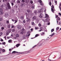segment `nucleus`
<instances>
[{
  "instance_id": "e433bc0d",
  "label": "nucleus",
  "mask_w": 61,
  "mask_h": 61,
  "mask_svg": "<svg viewBox=\"0 0 61 61\" xmlns=\"http://www.w3.org/2000/svg\"><path fill=\"white\" fill-rule=\"evenodd\" d=\"M59 27H57L56 28V30H58V29H59Z\"/></svg>"
},
{
  "instance_id": "a211bd4d",
  "label": "nucleus",
  "mask_w": 61,
  "mask_h": 61,
  "mask_svg": "<svg viewBox=\"0 0 61 61\" xmlns=\"http://www.w3.org/2000/svg\"><path fill=\"white\" fill-rule=\"evenodd\" d=\"M55 35V33L53 32V34H52H52L51 35V36H54Z\"/></svg>"
},
{
  "instance_id": "1a4fd4ad",
  "label": "nucleus",
  "mask_w": 61,
  "mask_h": 61,
  "mask_svg": "<svg viewBox=\"0 0 61 61\" xmlns=\"http://www.w3.org/2000/svg\"><path fill=\"white\" fill-rule=\"evenodd\" d=\"M43 17V14L42 13H41L40 14L39 17L40 18H42Z\"/></svg>"
},
{
  "instance_id": "6e6d98bb",
  "label": "nucleus",
  "mask_w": 61,
  "mask_h": 61,
  "mask_svg": "<svg viewBox=\"0 0 61 61\" xmlns=\"http://www.w3.org/2000/svg\"><path fill=\"white\" fill-rule=\"evenodd\" d=\"M9 51L10 52V51H12V49H9Z\"/></svg>"
},
{
  "instance_id": "f257e3e1",
  "label": "nucleus",
  "mask_w": 61,
  "mask_h": 61,
  "mask_svg": "<svg viewBox=\"0 0 61 61\" xmlns=\"http://www.w3.org/2000/svg\"><path fill=\"white\" fill-rule=\"evenodd\" d=\"M46 16L45 17V18H46V20L47 21V22H49V20H50V19H49L50 18H49V16H48V15H47V14H46Z\"/></svg>"
},
{
  "instance_id": "69168bd1",
  "label": "nucleus",
  "mask_w": 61,
  "mask_h": 61,
  "mask_svg": "<svg viewBox=\"0 0 61 61\" xmlns=\"http://www.w3.org/2000/svg\"><path fill=\"white\" fill-rule=\"evenodd\" d=\"M59 8L60 9V11H61V7H59Z\"/></svg>"
},
{
  "instance_id": "412c9836",
  "label": "nucleus",
  "mask_w": 61,
  "mask_h": 61,
  "mask_svg": "<svg viewBox=\"0 0 61 61\" xmlns=\"http://www.w3.org/2000/svg\"><path fill=\"white\" fill-rule=\"evenodd\" d=\"M38 36H39V35L38 34H36L35 35V37H37Z\"/></svg>"
},
{
  "instance_id": "2eb2a0df",
  "label": "nucleus",
  "mask_w": 61,
  "mask_h": 61,
  "mask_svg": "<svg viewBox=\"0 0 61 61\" xmlns=\"http://www.w3.org/2000/svg\"><path fill=\"white\" fill-rule=\"evenodd\" d=\"M24 17L23 16H21L20 17V19H21V20H23L24 19Z\"/></svg>"
},
{
  "instance_id": "a18cd8bd",
  "label": "nucleus",
  "mask_w": 61,
  "mask_h": 61,
  "mask_svg": "<svg viewBox=\"0 0 61 61\" xmlns=\"http://www.w3.org/2000/svg\"><path fill=\"white\" fill-rule=\"evenodd\" d=\"M9 31V32H11V29H10Z\"/></svg>"
},
{
  "instance_id": "20e7f679",
  "label": "nucleus",
  "mask_w": 61,
  "mask_h": 61,
  "mask_svg": "<svg viewBox=\"0 0 61 61\" xmlns=\"http://www.w3.org/2000/svg\"><path fill=\"white\" fill-rule=\"evenodd\" d=\"M55 17L57 19V20H58V21L60 20V17H58V15H56V14H55Z\"/></svg>"
},
{
  "instance_id": "2f4dec72",
  "label": "nucleus",
  "mask_w": 61,
  "mask_h": 61,
  "mask_svg": "<svg viewBox=\"0 0 61 61\" xmlns=\"http://www.w3.org/2000/svg\"><path fill=\"white\" fill-rule=\"evenodd\" d=\"M15 31V30L14 29H12V32H14Z\"/></svg>"
},
{
  "instance_id": "ea45409f",
  "label": "nucleus",
  "mask_w": 61,
  "mask_h": 61,
  "mask_svg": "<svg viewBox=\"0 0 61 61\" xmlns=\"http://www.w3.org/2000/svg\"><path fill=\"white\" fill-rule=\"evenodd\" d=\"M2 20H3V18H0V21H2Z\"/></svg>"
},
{
  "instance_id": "864d4df0",
  "label": "nucleus",
  "mask_w": 61,
  "mask_h": 61,
  "mask_svg": "<svg viewBox=\"0 0 61 61\" xmlns=\"http://www.w3.org/2000/svg\"><path fill=\"white\" fill-rule=\"evenodd\" d=\"M1 29L2 30H3V29H4V27H1Z\"/></svg>"
},
{
  "instance_id": "de8ad7c7",
  "label": "nucleus",
  "mask_w": 61,
  "mask_h": 61,
  "mask_svg": "<svg viewBox=\"0 0 61 61\" xmlns=\"http://www.w3.org/2000/svg\"><path fill=\"white\" fill-rule=\"evenodd\" d=\"M0 41H1V42H3V41H4V40H3V39H2L1 38Z\"/></svg>"
},
{
  "instance_id": "393cba45",
  "label": "nucleus",
  "mask_w": 61,
  "mask_h": 61,
  "mask_svg": "<svg viewBox=\"0 0 61 61\" xmlns=\"http://www.w3.org/2000/svg\"><path fill=\"white\" fill-rule=\"evenodd\" d=\"M7 6H9L10 5V4L9 3H7Z\"/></svg>"
},
{
  "instance_id": "bf43d9fd",
  "label": "nucleus",
  "mask_w": 61,
  "mask_h": 61,
  "mask_svg": "<svg viewBox=\"0 0 61 61\" xmlns=\"http://www.w3.org/2000/svg\"><path fill=\"white\" fill-rule=\"evenodd\" d=\"M20 34L21 35H23V33L22 32H21L20 33Z\"/></svg>"
},
{
  "instance_id": "e2e57ef3",
  "label": "nucleus",
  "mask_w": 61,
  "mask_h": 61,
  "mask_svg": "<svg viewBox=\"0 0 61 61\" xmlns=\"http://www.w3.org/2000/svg\"><path fill=\"white\" fill-rule=\"evenodd\" d=\"M22 2H25V1L24 0H22Z\"/></svg>"
},
{
  "instance_id": "8fccbe9b",
  "label": "nucleus",
  "mask_w": 61,
  "mask_h": 61,
  "mask_svg": "<svg viewBox=\"0 0 61 61\" xmlns=\"http://www.w3.org/2000/svg\"><path fill=\"white\" fill-rule=\"evenodd\" d=\"M25 15H26V16H27V13H26L25 14Z\"/></svg>"
},
{
  "instance_id": "58836bf2",
  "label": "nucleus",
  "mask_w": 61,
  "mask_h": 61,
  "mask_svg": "<svg viewBox=\"0 0 61 61\" xmlns=\"http://www.w3.org/2000/svg\"><path fill=\"white\" fill-rule=\"evenodd\" d=\"M32 25H35V23H34L33 22H32Z\"/></svg>"
},
{
  "instance_id": "a19ab883",
  "label": "nucleus",
  "mask_w": 61,
  "mask_h": 61,
  "mask_svg": "<svg viewBox=\"0 0 61 61\" xmlns=\"http://www.w3.org/2000/svg\"><path fill=\"white\" fill-rule=\"evenodd\" d=\"M30 31H29L27 32V34H29H29H30Z\"/></svg>"
},
{
  "instance_id": "ddd939ff",
  "label": "nucleus",
  "mask_w": 61,
  "mask_h": 61,
  "mask_svg": "<svg viewBox=\"0 0 61 61\" xmlns=\"http://www.w3.org/2000/svg\"><path fill=\"white\" fill-rule=\"evenodd\" d=\"M20 46V44H17L16 45V46L17 47H18L19 46Z\"/></svg>"
},
{
  "instance_id": "5701e85b",
  "label": "nucleus",
  "mask_w": 61,
  "mask_h": 61,
  "mask_svg": "<svg viewBox=\"0 0 61 61\" xmlns=\"http://www.w3.org/2000/svg\"><path fill=\"white\" fill-rule=\"evenodd\" d=\"M18 29H20L21 28V27L19 26H18Z\"/></svg>"
},
{
  "instance_id": "7c9ffc66",
  "label": "nucleus",
  "mask_w": 61,
  "mask_h": 61,
  "mask_svg": "<svg viewBox=\"0 0 61 61\" xmlns=\"http://www.w3.org/2000/svg\"><path fill=\"white\" fill-rule=\"evenodd\" d=\"M2 34H3V33L2 32H0V36H1L2 35Z\"/></svg>"
},
{
  "instance_id": "6e6552de",
  "label": "nucleus",
  "mask_w": 61,
  "mask_h": 61,
  "mask_svg": "<svg viewBox=\"0 0 61 61\" xmlns=\"http://www.w3.org/2000/svg\"><path fill=\"white\" fill-rule=\"evenodd\" d=\"M25 4L23 2L21 3V4L20 5L21 7H23V6H25Z\"/></svg>"
},
{
  "instance_id": "338daca9",
  "label": "nucleus",
  "mask_w": 61,
  "mask_h": 61,
  "mask_svg": "<svg viewBox=\"0 0 61 61\" xmlns=\"http://www.w3.org/2000/svg\"><path fill=\"white\" fill-rule=\"evenodd\" d=\"M30 30H31V31H33V29H32V28L31 29H30Z\"/></svg>"
},
{
  "instance_id": "c756f323",
  "label": "nucleus",
  "mask_w": 61,
  "mask_h": 61,
  "mask_svg": "<svg viewBox=\"0 0 61 61\" xmlns=\"http://www.w3.org/2000/svg\"><path fill=\"white\" fill-rule=\"evenodd\" d=\"M26 11L27 12H28V13H30V10H27Z\"/></svg>"
},
{
  "instance_id": "79ce46f5",
  "label": "nucleus",
  "mask_w": 61,
  "mask_h": 61,
  "mask_svg": "<svg viewBox=\"0 0 61 61\" xmlns=\"http://www.w3.org/2000/svg\"><path fill=\"white\" fill-rule=\"evenodd\" d=\"M2 51L3 52H5V49H3L2 50Z\"/></svg>"
},
{
  "instance_id": "9b49d317",
  "label": "nucleus",
  "mask_w": 61,
  "mask_h": 61,
  "mask_svg": "<svg viewBox=\"0 0 61 61\" xmlns=\"http://www.w3.org/2000/svg\"><path fill=\"white\" fill-rule=\"evenodd\" d=\"M5 17H7L8 16V13H6L5 14Z\"/></svg>"
},
{
  "instance_id": "c85d7f7f",
  "label": "nucleus",
  "mask_w": 61,
  "mask_h": 61,
  "mask_svg": "<svg viewBox=\"0 0 61 61\" xmlns=\"http://www.w3.org/2000/svg\"><path fill=\"white\" fill-rule=\"evenodd\" d=\"M10 33V32L9 31H9H7V34H6V35H7L9 33Z\"/></svg>"
},
{
  "instance_id": "cd10ccee",
  "label": "nucleus",
  "mask_w": 61,
  "mask_h": 61,
  "mask_svg": "<svg viewBox=\"0 0 61 61\" xmlns=\"http://www.w3.org/2000/svg\"><path fill=\"white\" fill-rule=\"evenodd\" d=\"M5 44H6L5 42H2V44L3 45H5Z\"/></svg>"
},
{
  "instance_id": "6ab92c4d",
  "label": "nucleus",
  "mask_w": 61,
  "mask_h": 61,
  "mask_svg": "<svg viewBox=\"0 0 61 61\" xmlns=\"http://www.w3.org/2000/svg\"><path fill=\"white\" fill-rule=\"evenodd\" d=\"M36 16H34L32 18V19H36Z\"/></svg>"
},
{
  "instance_id": "f03ea898",
  "label": "nucleus",
  "mask_w": 61,
  "mask_h": 61,
  "mask_svg": "<svg viewBox=\"0 0 61 61\" xmlns=\"http://www.w3.org/2000/svg\"><path fill=\"white\" fill-rule=\"evenodd\" d=\"M52 8H51V11H52L53 13H55V12H54V11H56V10H55V9L54 5H52Z\"/></svg>"
},
{
  "instance_id": "680f3d73",
  "label": "nucleus",
  "mask_w": 61,
  "mask_h": 61,
  "mask_svg": "<svg viewBox=\"0 0 61 61\" xmlns=\"http://www.w3.org/2000/svg\"><path fill=\"white\" fill-rule=\"evenodd\" d=\"M55 3L56 5L57 4V1H55Z\"/></svg>"
},
{
  "instance_id": "0eeeda50",
  "label": "nucleus",
  "mask_w": 61,
  "mask_h": 61,
  "mask_svg": "<svg viewBox=\"0 0 61 61\" xmlns=\"http://www.w3.org/2000/svg\"><path fill=\"white\" fill-rule=\"evenodd\" d=\"M11 7L10 5L7 6V7H6V9L7 10H9V9H11Z\"/></svg>"
},
{
  "instance_id": "4be33fe9",
  "label": "nucleus",
  "mask_w": 61,
  "mask_h": 61,
  "mask_svg": "<svg viewBox=\"0 0 61 61\" xmlns=\"http://www.w3.org/2000/svg\"><path fill=\"white\" fill-rule=\"evenodd\" d=\"M34 14H36V13H37V11H36V10H34Z\"/></svg>"
},
{
  "instance_id": "39448f33",
  "label": "nucleus",
  "mask_w": 61,
  "mask_h": 61,
  "mask_svg": "<svg viewBox=\"0 0 61 61\" xmlns=\"http://www.w3.org/2000/svg\"><path fill=\"white\" fill-rule=\"evenodd\" d=\"M38 2L40 3V4L41 5H43V3H42V1L41 0H39Z\"/></svg>"
},
{
  "instance_id": "0e129e2a",
  "label": "nucleus",
  "mask_w": 61,
  "mask_h": 61,
  "mask_svg": "<svg viewBox=\"0 0 61 61\" xmlns=\"http://www.w3.org/2000/svg\"><path fill=\"white\" fill-rule=\"evenodd\" d=\"M17 22V20H15V23H16V22Z\"/></svg>"
},
{
  "instance_id": "774afa93",
  "label": "nucleus",
  "mask_w": 61,
  "mask_h": 61,
  "mask_svg": "<svg viewBox=\"0 0 61 61\" xmlns=\"http://www.w3.org/2000/svg\"><path fill=\"white\" fill-rule=\"evenodd\" d=\"M12 21H13V22H14L15 21V20H14V19H12Z\"/></svg>"
},
{
  "instance_id": "13d9d810",
  "label": "nucleus",
  "mask_w": 61,
  "mask_h": 61,
  "mask_svg": "<svg viewBox=\"0 0 61 61\" xmlns=\"http://www.w3.org/2000/svg\"><path fill=\"white\" fill-rule=\"evenodd\" d=\"M15 0H13L12 1L13 2H14V3H15Z\"/></svg>"
},
{
  "instance_id": "bb28decb",
  "label": "nucleus",
  "mask_w": 61,
  "mask_h": 61,
  "mask_svg": "<svg viewBox=\"0 0 61 61\" xmlns=\"http://www.w3.org/2000/svg\"><path fill=\"white\" fill-rule=\"evenodd\" d=\"M3 8H0V11H3Z\"/></svg>"
},
{
  "instance_id": "5fc2aeb1",
  "label": "nucleus",
  "mask_w": 61,
  "mask_h": 61,
  "mask_svg": "<svg viewBox=\"0 0 61 61\" xmlns=\"http://www.w3.org/2000/svg\"><path fill=\"white\" fill-rule=\"evenodd\" d=\"M23 22L24 23H25V20H24Z\"/></svg>"
},
{
  "instance_id": "72a5a7b5",
  "label": "nucleus",
  "mask_w": 61,
  "mask_h": 61,
  "mask_svg": "<svg viewBox=\"0 0 61 61\" xmlns=\"http://www.w3.org/2000/svg\"><path fill=\"white\" fill-rule=\"evenodd\" d=\"M11 40H9L8 41V42H9V43H11Z\"/></svg>"
},
{
  "instance_id": "423d86ee",
  "label": "nucleus",
  "mask_w": 61,
  "mask_h": 61,
  "mask_svg": "<svg viewBox=\"0 0 61 61\" xmlns=\"http://www.w3.org/2000/svg\"><path fill=\"white\" fill-rule=\"evenodd\" d=\"M43 10L44 9L43 8H41L39 10V12L40 13H42L43 12Z\"/></svg>"
},
{
  "instance_id": "37998d69",
  "label": "nucleus",
  "mask_w": 61,
  "mask_h": 61,
  "mask_svg": "<svg viewBox=\"0 0 61 61\" xmlns=\"http://www.w3.org/2000/svg\"><path fill=\"white\" fill-rule=\"evenodd\" d=\"M39 26H40H40H41V23H39Z\"/></svg>"
},
{
  "instance_id": "052dcab7",
  "label": "nucleus",
  "mask_w": 61,
  "mask_h": 61,
  "mask_svg": "<svg viewBox=\"0 0 61 61\" xmlns=\"http://www.w3.org/2000/svg\"><path fill=\"white\" fill-rule=\"evenodd\" d=\"M1 7L2 8H3L4 7V6L3 5H1Z\"/></svg>"
},
{
  "instance_id": "7ed1b4c3",
  "label": "nucleus",
  "mask_w": 61,
  "mask_h": 61,
  "mask_svg": "<svg viewBox=\"0 0 61 61\" xmlns=\"http://www.w3.org/2000/svg\"><path fill=\"white\" fill-rule=\"evenodd\" d=\"M12 53V54H14V53H16V54H18L19 55H20V54H23L22 53L20 52H16L15 51H14L12 52V53Z\"/></svg>"
},
{
  "instance_id": "f704fd0d",
  "label": "nucleus",
  "mask_w": 61,
  "mask_h": 61,
  "mask_svg": "<svg viewBox=\"0 0 61 61\" xmlns=\"http://www.w3.org/2000/svg\"><path fill=\"white\" fill-rule=\"evenodd\" d=\"M40 29H41L42 30H44V28L42 27H40Z\"/></svg>"
},
{
  "instance_id": "dca6fc26",
  "label": "nucleus",
  "mask_w": 61,
  "mask_h": 61,
  "mask_svg": "<svg viewBox=\"0 0 61 61\" xmlns=\"http://www.w3.org/2000/svg\"><path fill=\"white\" fill-rule=\"evenodd\" d=\"M3 11H0V15H3Z\"/></svg>"
},
{
  "instance_id": "9d476101",
  "label": "nucleus",
  "mask_w": 61,
  "mask_h": 61,
  "mask_svg": "<svg viewBox=\"0 0 61 61\" xmlns=\"http://www.w3.org/2000/svg\"><path fill=\"white\" fill-rule=\"evenodd\" d=\"M56 20H57V25H61V21H60V22H59L58 24V21H57V19H56Z\"/></svg>"
},
{
  "instance_id": "4c0bfd02",
  "label": "nucleus",
  "mask_w": 61,
  "mask_h": 61,
  "mask_svg": "<svg viewBox=\"0 0 61 61\" xmlns=\"http://www.w3.org/2000/svg\"><path fill=\"white\" fill-rule=\"evenodd\" d=\"M30 3H31V4H33V1L31 0L30 1Z\"/></svg>"
},
{
  "instance_id": "603ef678",
  "label": "nucleus",
  "mask_w": 61,
  "mask_h": 61,
  "mask_svg": "<svg viewBox=\"0 0 61 61\" xmlns=\"http://www.w3.org/2000/svg\"><path fill=\"white\" fill-rule=\"evenodd\" d=\"M6 23H7V24H8V23H9V21L7 20L6 21Z\"/></svg>"
},
{
  "instance_id": "4468645a",
  "label": "nucleus",
  "mask_w": 61,
  "mask_h": 61,
  "mask_svg": "<svg viewBox=\"0 0 61 61\" xmlns=\"http://www.w3.org/2000/svg\"><path fill=\"white\" fill-rule=\"evenodd\" d=\"M16 37H19V35L18 34H16Z\"/></svg>"
},
{
  "instance_id": "aec40b11",
  "label": "nucleus",
  "mask_w": 61,
  "mask_h": 61,
  "mask_svg": "<svg viewBox=\"0 0 61 61\" xmlns=\"http://www.w3.org/2000/svg\"><path fill=\"white\" fill-rule=\"evenodd\" d=\"M30 35V34H28V35L27 34H26V37H27L28 36H29Z\"/></svg>"
},
{
  "instance_id": "c03bdc74",
  "label": "nucleus",
  "mask_w": 61,
  "mask_h": 61,
  "mask_svg": "<svg viewBox=\"0 0 61 61\" xmlns=\"http://www.w3.org/2000/svg\"><path fill=\"white\" fill-rule=\"evenodd\" d=\"M15 26H14V25H12L11 26V28H13V27H14Z\"/></svg>"
},
{
  "instance_id": "a878e982",
  "label": "nucleus",
  "mask_w": 61,
  "mask_h": 61,
  "mask_svg": "<svg viewBox=\"0 0 61 61\" xmlns=\"http://www.w3.org/2000/svg\"><path fill=\"white\" fill-rule=\"evenodd\" d=\"M10 27H11V26L10 25H8V28H10Z\"/></svg>"
},
{
  "instance_id": "f3484780",
  "label": "nucleus",
  "mask_w": 61,
  "mask_h": 61,
  "mask_svg": "<svg viewBox=\"0 0 61 61\" xmlns=\"http://www.w3.org/2000/svg\"><path fill=\"white\" fill-rule=\"evenodd\" d=\"M17 3H18L19 4L20 3V1L19 0H17Z\"/></svg>"
},
{
  "instance_id": "09e8293b",
  "label": "nucleus",
  "mask_w": 61,
  "mask_h": 61,
  "mask_svg": "<svg viewBox=\"0 0 61 61\" xmlns=\"http://www.w3.org/2000/svg\"><path fill=\"white\" fill-rule=\"evenodd\" d=\"M32 8L33 9H34V8H35V7H34V6H32Z\"/></svg>"
},
{
  "instance_id": "c9c22d12",
  "label": "nucleus",
  "mask_w": 61,
  "mask_h": 61,
  "mask_svg": "<svg viewBox=\"0 0 61 61\" xmlns=\"http://www.w3.org/2000/svg\"><path fill=\"white\" fill-rule=\"evenodd\" d=\"M26 3H27L29 2V0H25Z\"/></svg>"
},
{
  "instance_id": "473e14b6",
  "label": "nucleus",
  "mask_w": 61,
  "mask_h": 61,
  "mask_svg": "<svg viewBox=\"0 0 61 61\" xmlns=\"http://www.w3.org/2000/svg\"><path fill=\"white\" fill-rule=\"evenodd\" d=\"M53 31H54V29H52L51 30V32H53Z\"/></svg>"
},
{
  "instance_id": "b1692460",
  "label": "nucleus",
  "mask_w": 61,
  "mask_h": 61,
  "mask_svg": "<svg viewBox=\"0 0 61 61\" xmlns=\"http://www.w3.org/2000/svg\"><path fill=\"white\" fill-rule=\"evenodd\" d=\"M49 5H50V6H51V5H52V3H51V2H50L49 3Z\"/></svg>"
},
{
  "instance_id": "49530a36",
  "label": "nucleus",
  "mask_w": 61,
  "mask_h": 61,
  "mask_svg": "<svg viewBox=\"0 0 61 61\" xmlns=\"http://www.w3.org/2000/svg\"><path fill=\"white\" fill-rule=\"evenodd\" d=\"M11 4L12 6H13V5H14V3H13V2L11 3Z\"/></svg>"
},
{
  "instance_id": "3c124183",
  "label": "nucleus",
  "mask_w": 61,
  "mask_h": 61,
  "mask_svg": "<svg viewBox=\"0 0 61 61\" xmlns=\"http://www.w3.org/2000/svg\"><path fill=\"white\" fill-rule=\"evenodd\" d=\"M58 14H59V15H60V16H61V14L60 13H58Z\"/></svg>"
},
{
  "instance_id": "f8f14e48",
  "label": "nucleus",
  "mask_w": 61,
  "mask_h": 61,
  "mask_svg": "<svg viewBox=\"0 0 61 61\" xmlns=\"http://www.w3.org/2000/svg\"><path fill=\"white\" fill-rule=\"evenodd\" d=\"M26 19H27L26 21L27 22H28L30 21V19H29V18H27Z\"/></svg>"
},
{
  "instance_id": "4d7b16f0",
  "label": "nucleus",
  "mask_w": 61,
  "mask_h": 61,
  "mask_svg": "<svg viewBox=\"0 0 61 61\" xmlns=\"http://www.w3.org/2000/svg\"><path fill=\"white\" fill-rule=\"evenodd\" d=\"M35 29L36 30H37V29H38V28H37V27H35Z\"/></svg>"
}]
</instances>
